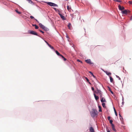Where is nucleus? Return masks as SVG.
I'll return each instance as SVG.
<instances>
[{
	"label": "nucleus",
	"instance_id": "obj_1",
	"mask_svg": "<svg viewBox=\"0 0 132 132\" xmlns=\"http://www.w3.org/2000/svg\"><path fill=\"white\" fill-rule=\"evenodd\" d=\"M79 13L78 11H76L74 13L70 14V16L72 17V19H73L78 18Z\"/></svg>",
	"mask_w": 132,
	"mask_h": 132
},
{
	"label": "nucleus",
	"instance_id": "obj_2",
	"mask_svg": "<svg viewBox=\"0 0 132 132\" xmlns=\"http://www.w3.org/2000/svg\"><path fill=\"white\" fill-rule=\"evenodd\" d=\"M92 110V111L90 112L91 116L93 118L97 117L98 114L97 110L95 109H93Z\"/></svg>",
	"mask_w": 132,
	"mask_h": 132
},
{
	"label": "nucleus",
	"instance_id": "obj_3",
	"mask_svg": "<svg viewBox=\"0 0 132 132\" xmlns=\"http://www.w3.org/2000/svg\"><path fill=\"white\" fill-rule=\"evenodd\" d=\"M45 3H46L48 5H49V6H57V5L51 2H45Z\"/></svg>",
	"mask_w": 132,
	"mask_h": 132
},
{
	"label": "nucleus",
	"instance_id": "obj_4",
	"mask_svg": "<svg viewBox=\"0 0 132 132\" xmlns=\"http://www.w3.org/2000/svg\"><path fill=\"white\" fill-rule=\"evenodd\" d=\"M29 33L31 34L36 35L38 36H39L36 32L33 31H30Z\"/></svg>",
	"mask_w": 132,
	"mask_h": 132
},
{
	"label": "nucleus",
	"instance_id": "obj_5",
	"mask_svg": "<svg viewBox=\"0 0 132 132\" xmlns=\"http://www.w3.org/2000/svg\"><path fill=\"white\" fill-rule=\"evenodd\" d=\"M130 11H127L126 10H125L124 11H122V13L123 14H127V13H129Z\"/></svg>",
	"mask_w": 132,
	"mask_h": 132
},
{
	"label": "nucleus",
	"instance_id": "obj_6",
	"mask_svg": "<svg viewBox=\"0 0 132 132\" xmlns=\"http://www.w3.org/2000/svg\"><path fill=\"white\" fill-rule=\"evenodd\" d=\"M101 91L99 90L98 88H96V91H94V92L96 94H99Z\"/></svg>",
	"mask_w": 132,
	"mask_h": 132
},
{
	"label": "nucleus",
	"instance_id": "obj_7",
	"mask_svg": "<svg viewBox=\"0 0 132 132\" xmlns=\"http://www.w3.org/2000/svg\"><path fill=\"white\" fill-rule=\"evenodd\" d=\"M119 9L121 10H122L124 9V7L123 6H121L120 5H119L118 6Z\"/></svg>",
	"mask_w": 132,
	"mask_h": 132
},
{
	"label": "nucleus",
	"instance_id": "obj_8",
	"mask_svg": "<svg viewBox=\"0 0 132 132\" xmlns=\"http://www.w3.org/2000/svg\"><path fill=\"white\" fill-rule=\"evenodd\" d=\"M59 15L60 16L61 18L62 19L64 20H66V18L64 16L62 15L61 14H59Z\"/></svg>",
	"mask_w": 132,
	"mask_h": 132
},
{
	"label": "nucleus",
	"instance_id": "obj_9",
	"mask_svg": "<svg viewBox=\"0 0 132 132\" xmlns=\"http://www.w3.org/2000/svg\"><path fill=\"white\" fill-rule=\"evenodd\" d=\"M86 62L90 64H92V63L91 62V61L90 59H87L85 60Z\"/></svg>",
	"mask_w": 132,
	"mask_h": 132
},
{
	"label": "nucleus",
	"instance_id": "obj_10",
	"mask_svg": "<svg viewBox=\"0 0 132 132\" xmlns=\"http://www.w3.org/2000/svg\"><path fill=\"white\" fill-rule=\"evenodd\" d=\"M67 9L70 12H71V7L68 5L67 6Z\"/></svg>",
	"mask_w": 132,
	"mask_h": 132
},
{
	"label": "nucleus",
	"instance_id": "obj_11",
	"mask_svg": "<svg viewBox=\"0 0 132 132\" xmlns=\"http://www.w3.org/2000/svg\"><path fill=\"white\" fill-rule=\"evenodd\" d=\"M101 102H106V101L105 98H104V97H102L101 100Z\"/></svg>",
	"mask_w": 132,
	"mask_h": 132
},
{
	"label": "nucleus",
	"instance_id": "obj_12",
	"mask_svg": "<svg viewBox=\"0 0 132 132\" xmlns=\"http://www.w3.org/2000/svg\"><path fill=\"white\" fill-rule=\"evenodd\" d=\"M89 130L90 132H94V129L92 127L90 128Z\"/></svg>",
	"mask_w": 132,
	"mask_h": 132
},
{
	"label": "nucleus",
	"instance_id": "obj_13",
	"mask_svg": "<svg viewBox=\"0 0 132 132\" xmlns=\"http://www.w3.org/2000/svg\"><path fill=\"white\" fill-rule=\"evenodd\" d=\"M111 125L113 130L115 131H116V130L115 128V127L114 125L113 124H112Z\"/></svg>",
	"mask_w": 132,
	"mask_h": 132
},
{
	"label": "nucleus",
	"instance_id": "obj_14",
	"mask_svg": "<svg viewBox=\"0 0 132 132\" xmlns=\"http://www.w3.org/2000/svg\"><path fill=\"white\" fill-rule=\"evenodd\" d=\"M94 95L95 98L96 100H98L99 98L98 97V96H96V95H95V94L94 93Z\"/></svg>",
	"mask_w": 132,
	"mask_h": 132
},
{
	"label": "nucleus",
	"instance_id": "obj_15",
	"mask_svg": "<svg viewBox=\"0 0 132 132\" xmlns=\"http://www.w3.org/2000/svg\"><path fill=\"white\" fill-rule=\"evenodd\" d=\"M39 25L40 26V27L42 28V29H43L44 28H45V26L42 24L41 23H40L39 24Z\"/></svg>",
	"mask_w": 132,
	"mask_h": 132
},
{
	"label": "nucleus",
	"instance_id": "obj_16",
	"mask_svg": "<svg viewBox=\"0 0 132 132\" xmlns=\"http://www.w3.org/2000/svg\"><path fill=\"white\" fill-rule=\"evenodd\" d=\"M55 53H56V54L58 56H61V55H62L60 54V53L58 52V51H55Z\"/></svg>",
	"mask_w": 132,
	"mask_h": 132
},
{
	"label": "nucleus",
	"instance_id": "obj_17",
	"mask_svg": "<svg viewBox=\"0 0 132 132\" xmlns=\"http://www.w3.org/2000/svg\"><path fill=\"white\" fill-rule=\"evenodd\" d=\"M105 72L109 76L110 75H111V73L110 72H108L107 71H105Z\"/></svg>",
	"mask_w": 132,
	"mask_h": 132
},
{
	"label": "nucleus",
	"instance_id": "obj_18",
	"mask_svg": "<svg viewBox=\"0 0 132 132\" xmlns=\"http://www.w3.org/2000/svg\"><path fill=\"white\" fill-rule=\"evenodd\" d=\"M109 77L110 82H112L113 81V79L111 76H109Z\"/></svg>",
	"mask_w": 132,
	"mask_h": 132
},
{
	"label": "nucleus",
	"instance_id": "obj_19",
	"mask_svg": "<svg viewBox=\"0 0 132 132\" xmlns=\"http://www.w3.org/2000/svg\"><path fill=\"white\" fill-rule=\"evenodd\" d=\"M15 11L17 13L19 14H20L21 13V12L17 10H15Z\"/></svg>",
	"mask_w": 132,
	"mask_h": 132
},
{
	"label": "nucleus",
	"instance_id": "obj_20",
	"mask_svg": "<svg viewBox=\"0 0 132 132\" xmlns=\"http://www.w3.org/2000/svg\"><path fill=\"white\" fill-rule=\"evenodd\" d=\"M61 57L63 59L64 61H66L67 60V59L65 58L62 55H61Z\"/></svg>",
	"mask_w": 132,
	"mask_h": 132
},
{
	"label": "nucleus",
	"instance_id": "obj_21",
	"mask_svg": "<svg viewBox=\"0 0 132 132\" xmlns=\"http://www.w3.org/2000/svg\"><path fill=\"white\" fill-rule=\"evenodd\" d=\"M105 103H103L102 104V105L103 106V107L104 108H106V106L105 105Z\"/></svg>",
	"mask_w": 132,
	"mask_h": 132
},
{
	"label": "nucleus",
	"instance_id": "obj_22",
	"mask_svg": "<svg viewBox=\"0 0 132 132\" xmlns=\"http://www.w3.org/2000/svg\"><path fill=\"white\" fill-rule=\"evenodd\" d=\"M98 108H99V112H101L102 111L101 109V107L100 106H98Z\"/></svg>",
	"mask_w": 132,
	"mask_h": 132
},
{
	"label": "nucleus",
	"instance_id": "obj_23",
	"mask_svg": "<svg viewBox=\"0 0 132 132\" xmlns=\"http://www.w3.org/2000/svg\"><path fill=\"white\" fill-rule=\"evenodd\" d=\"M113 0L114 1L119 2H121V0Z\"/></svg>",
	"mask_w": 132,
	"mask_h": 132
},
{
	"label": "nucleus",
	"instance_id": "obj_24",
	"mask_svg": "<svg viewBox=\"0 0 132 132\" xmlns=\"http://www.w3.org/2000/svg\"><path fill=\"white\" fill-rule=\"evenodd\" d=\"M48 46L50 48H51V49H54V47H53L52 46H51V45H50V44L49 45H48Z\"/></svg>",
	"mask_w": 132,
	"mask_h": 132
},
{
	"label": "nucleus",
	"instance_id": "obj_25",
	"mask_svg": "<svg viewBox=\"0 0 132 132\" xmlns=\"http://www.w3.org/2000/svg\"><path fill=\"white\" fill-rule=\"evenodd\" d=\"M99 95H100V97L101 98L102 97V96L103 95V94H102V92H101L99 94Z\"/></svg>",
	"mask_w": 132,
	"mask_h": 132
},
{
	"label": "nucleus",
	"instance_id": "obj_26",
	"mask_svg": "<svg viewBox=\"0 0 132 132\" xmlns=\"http://www.w3.org/2000/svg\"><path fill=\"white\" fill-rule=\"evenodd\" d=\"M110 121V124H111V125H112V124H113L112 123V122L113 121L111 119Z\"/></svg>",
	"mask_w": 132,
	"mask_h": 132
},
{
	"label": "nucleus",
	"instance_id": "obj_27",
	"mask_svg": "<svg viewBox=\"0 0 132 132\" xmlns=\"http://www.w3.org/2000/svg\"><path fill=\"white\" fill-rule=\"evenodd\" d=\"M35 28L36 29H38V27L36 25V24L35 25Z\"/></svg>",
	"mask_w": 132,
	"mask_h": 132
},
{
	"label": "nucleus",
	"instance_id": "obj_28",
	"mask_svg": "<svg viewBox=\"0 0 132 132\" xmlns=\"http://www.w3.org/2000/svg\"><path fill=\"white\" fill-rule=\"evenodd\" d=\"M43 29H44V30L46 31L48 30V29L47 28H46L45 27V28H43Z\"/></svg>",
	"mask_w": 132,
	"mask_h": 132
},
{
	"label": "nucleus",
	"instance_id": "obj_29",
	"mask_svg": "<svg viewBox=\"0 0 132 132\" xmlns=\"http://www.w3.org/2000/svg\"><path fill=\"white\" fill-rule=\"evenodd\" d=\"M114 111L116 115V116H117V113L116 111V110L115 109V108H114Z\"/></svg>",
	"mask_w": 132,
	"mask_h": 132
},
{
	"label": "nucleus",
	"instance_id": "obj_30",
	"mask_svg": "<svg viewBox=\"0 0 132 132\" xmlns=\"http://www.w3.org/2000/svg\"><path fill=\"white\" fill-rule=\"evenodd\" d=\"M71 25V24L70 23H69V24H68V26L69 28H70V26Z\"/></svg>",
	"mask_w": 132,
	"mask_h": 132
},
{
	"label": "nucleus",
	"instance_id": "obj_31",
	"mask_svg": "<svg viewBox=\"0 0 132 132\" xmlns=\"http://www.w3.org/2000/svg\"><path fill=\"white\" fill-rule=\"evenodd\" d=\"M128 3L132 5V1H129L128 2Z\"/></svg>",
	"mask_w": 132,
	"mask_h": 132
},
{
	"label": "nucleus",
	"instance_id": "obj_32",
	"mask_svg": "<svg viewBox=\"0 0 132 132\" xmlns=\"http://www.w3.org/2000/svg\"><path fill=\"white\" fill-rule=\"evenodd\" d=\"M110 118H111V117H110V116H109L108 117V119L109 120H110Z\"/></svg>",
	"mask_w": 132,
	"mask_h": 132
},
{
	"label": "nucleus",
	"instance_id": "obj_33",
	"mask_svg": "<svg viewBox=\"0 0 132 132\" xmlns=\"http://www.w3.org/2000/svg\"><path fill=\"white\" fill-rule=\"evenodd\" d=\"M116 76L117 78H118V79L119 80H120L121 79H120V78L119 77V76H118L117 75H116Z\"/></svg>",
	"mask_w": 132,
	"mask_h": 132
},
{
	"label": "nucleus",
	"instance_id": "obj_34",
	"mask_svg": "<svg viewBox=\"0 0 132 132\" xmlns=\"http://www.w3.org/2000/svg\"><path fill=\"white\" fill-rule=\"evenodd\" d=\"M85 79L87 81L89 82V80L86 77Z\"/></svg>",
	"mask_w": 132,
	"mask_h": 132
},
{
	"label": "nucleus",
	"instance_id": "obj_35",
	"mask_svg": "<svg viewBox=\"0 0 132 132\" xmlns=\"http://www.w3.org/2000/svg\"><path fill=\"white\" fill-rule=\"evenodd\" d=\"M39 30V31L40 32L42 33H43V34H44V32L43 31H42V30Z\"/></svg>",
	"mask_w": 132,
	"mask_h": 132
},
{
	"label": "nucleus",
	"instance_id": "obj_36",
	"mask_svg": "<svg viewBox=\"0 0 132 132\" xmlns=\"http://www.w3.org/2000/svg\"><path fill=\"white\" fill-rule=\"evenodd\" d=\"M30 17L31 19H32L34 18V17L32 16H30Z\"/></svg>",
	"mask_w": 132,
	"mask_h": 132
},
{
	"label": "nucleus",
	"instance_id": "obj_37",
	"mask_svg": "<svg viewBox=\"0 0 132 132\" xmlns=\"http://www.w3.org/2000/svg\"><path fill=\"white\" fill-rule=\"evenodd\" d=\"M77 61L78 62H81V63H82V61H81L80 60H79V59H78L77 60Z\"/></svg>",
	"mask_w": 132,
	"mask_h": 132
},
{
	"label": "nucleus",
	"instance_id": "obj_38",
	"mask_svg": "<svg viewBox=\"0 0 132 132\" xmlns=\"http://www.w3.org/2000/svg\"><path fill=\"white\" fill-rule=\"evenodd\" d=\"M92 90L93 91H94V88L93 87H92Z\"/></svg>",
	"mask_w": 132,
	"mask_h": 132
},
{
	"label": "nucleus",
	"instance_id": "obj_39",
	"mask_svg": "<svg viewBox=\"0 0 132 132\" xmlns=\"http://www.w3.org/2000/svg\"><path fill=\"white\" fill-rule=\"evenodd\" d=\"M54 9L56 11H57V10L58 11H59V10L58 9H56V8H54Z\"/></svg>",
	"mask_w": 132,
	"mask_h": 132
},
{
	"label": "nucleus",
	"instance_id": "obj_40",
	"mask_svg": "<svg viewBox=\"0 0 132 132\" xmlns=\"http://www.w3.org/2000/svg\"><path fill=\"white\" fill-rule=\"evenodd\" d=\"M27 0L29 2H30L31 3H32V1L30 0Z\"/></svg>",
	"mask_w": 132,
	"mask_h": 132
},
{
	"label": "nucleus",
	"instance_id": "obj_41",
	"mask_svg": "<svg viewBox=\"0 0 132 132\" xmlns=\"http://www.w3.org/2000/svg\"><path fill=\"white\" fill-rule=\"evenodd\" d=\"M45 42L46 43V44L48 45H49L50 44H48V43L47 42H46V41H45Z\"/></svg>",
	"mask_w": 132,
	"mask_h": 132
},
{
	"label": "nucleus",
	"instance_id": "obj_42",
	"mask_svg": "<svg viewBox=\"0 0 132 132\" xmlns=\"http://www.w3.org/2000/svg\"><path fill=\"white\" fill-rule=\"evenodd\" d=\"M130 19V20H132V16H131Z\"/></svg>",
	"mask_w": 132,
	"mask_h": 132
},
{
	"label": "nucleus",
	"instance_id": "obj_43",
	"mask_svg": "<svg viewBox=\"0 0 132 132\" xmlns=\"http://www.w3.org/2000/svg\"><path fill=\"white\" fill-rule=\"evenodd\" d=\"M110 92H111V93L112 94H113V92L112 91H111V90H110Z\"/></svg>",
	"mask_w": 132,
	"mask_h": 132
},
{
	"label": "nucleus",
	"instance_id": "obj_44",
	"mask_svg": "<svg viewBox=\"0 0 132 132\" xmlns=\"http://www.w3.org/2000/svg\"><path fill=\"white\" fill-rule=\"evenodd\" d=\"M89 73H90L91 74H92L93 73L91 72V71H89Z\"/></svg>",
	"mask_w": 132,
	"mask_h": 132
},
{
	"label": "nucleus",
	"instance_id": "obj_45",
	"mask_svg": "<svg viewBox=\"0 0 132 132\" xmlns=\"http://www.w3.org/2000/svg\"><path fill=\"white\" fill-rule=\"evenodd\" d=\"M93 77L94 78H96V77L94 76V75H93Z\"/></svg>",
	"mask_w": 132,
	"mask_h": 132
},
{
	"label": "nucleus",
	"instance_id": "obj_46",
	"mask_svg": "<svg viewBox=\"0 0 132 132\" xmlns=\"http://www.w3.org/2000/svg\"><path fill=\"white\" fill-rule=\"evenodd\" d=\"M35 20H36L38 22H39L36 19H35Z\"/></svg>",
	"mask_w": 132,
	"mask_h": 132
},
{
	"label": "nucleus",
	"instance_id": "obj_47",
	"mask_svg": "<svg viewBox=\"0 0 132 132\" xmlns=\"http://www.w3.org/2000/svg\"><path fill=\"white\" fill-rule=\"evenodd\" d=\"M58 12H59V13H58V14H61L60 12L59 11H58Z\"/></svg>",
	"mask_w": 132,
	"mask_h": 132
},
{
	"label": "nucleus",
	"instance_id": "obj_48",
	"mask_svg": "<svg viewBox=\"0 0 132 132\" xmlns=\"http://www.w3.org/2000/svg\"><path fill=\"white\" fill-rule=\"evenodd\" d=\"M36 24H32V26H35V25Z\"/></svg>",
	"mask_w": 132,
	"mask_h": 132
},
{
	"label": "nucleus",
	"instance_id": "obj_49",
	"mask_svg": "<svg viewBox=\"0 0 132 132\" xmlns=\"http://www.w3.org/2000/svg\"><path fill=\"white\" fill-rule=\"evenodd\" d=\"M107 132H111L110 131H109V130H107Z\"/></svg>",
	"mask_w": 132,
	"mask_h": 132
},
{
	"label": "nucleus",
	"instance_id": "obj_50",
	"mask_svg": "<svg viewBox=\"0 0 132 132\" xmlns=\"http://www.w3.org/2000/svg\"><path fill=\"white\" fill-rule=\"evenodd\" d=\"M119 115L120 116V117H121V116L120 114H119Z\"/></svg>",
	"mask_w": 132,
	"mask_h": 132
},
{
	"label": "nucleus",
	"instance_id": "obj_51",
	"mask_svg": "<svg viewBox=\"0 0 132 132\" xmlns=\"http://www.w3.org/2000/svg\"><path fill=\"white\" fill-rule=\"evenodd\" d=\"M93 76V75H94L93 73H92V74H91Z\"/></svg>",
	"mask_w": 132,
	"mask_h": 132
},
{
	"label": "nucleus",
	"instance_id": "obj_52",
	"mask_svg": "<svg viewBox=\"0 0 132 132\" xmlns=\"http://www.w3.org/2000/svg\"><path fill=\"white\" fill-rule=\"evenodd\" d=\"M89 84H91L90 83V82H89Z\"/></svg>",
	"mask_w": 132,
	"mask_h": 132
}]
</instances>
